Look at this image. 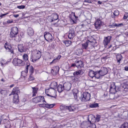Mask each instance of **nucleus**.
Here are the masks:
<instances>
[{
	"label": "nucleus",
	"mask_w": 128,
	"mask_h": 128,
	"mask_svg": "<svg viewBox=\"0 0 128 128\" xmlns=\"http://www.w3.org/2000/svg\"><path fill=\"white\" fill-rule=\"evenodd\" d=\"M97 71L96 76L97 79L101 78L102 76L106 74L108 72L107 68L104 67H102L99 70Z\"/></svg>",
	"instance_id": "1"
},
{
	"label": "nucleus",
	"mask_w": 128,
	"mask_h": 128,
	"mask_svg": "<svg viewBox=\"0 0 128 128\" xmlns=\"http://www.w3.org/2000/svg\"><path fill=\"white\" fill-rule=\"evenodd\" d=\"M90 94L87 92H84L82 94L80 99L82 102L89 101L90 99Z\"/></svg>",
	"instance_id": "2"
},
{
	"label": "nucleus",
	"mask_w": 128,
	"mask_h": 128,
	"mask_svg": "<svg viewBox=\"0 0 128 128\" xmlns=\"http://www.w3.org/2000/svg\"><path fill=\"white\" fill-rule=\"evenodd\" d=\"M35 53L34 55H32L31 57V61L34 62L39 59L41 56V53L39 50H36Z\"/></svg>",
	"instance_id": "3"
},
{
	"label": "nucleus",
	"mask_w": 128,
	"mask_h": 128,
	"mask_svg": "<svg viewBox=\"0 0 128 128\" xmlns=\"http://www.w3.org/2000/svg\"><path fill=\"white\" fill-rule=\"evenodd\" d=\"M4 47L7 52H9L13 54H14V48L12 47L11 45L9 43H6L4 45Z\"/></svg>",
	"instance_id": "4"
},
{
	"label": "nucleus",
	"mask_w": 128,
	"mask_h": 128,
	"mask_svg": "<svg viewBox=\"0 0 128 128\" xmlns=\"http://www.w3.org/2000/svg\"><path fill=\"white\" fill-rule=\"evenodd\" d=\"M13 64L15 66H22L24 64V62L21 60L17 58L14 59L12 62Z\"/></svg>",
	"instance_id": "5"
},
{
	"label": "nucleus",
	"mask_w": 128,
	"mask_h": 128,
	"mask_svg": "<svg viewBox=\"0 0 128 128\" xmlns=\"http://www.w3.org/2000/svg\"><path fill=\"white\" fill-rule=\"evenodd\" d=\"M44 36L45 40L48 42H51L54 39L51 34L48 32H45L44 33Z\"/></svg>",
	"instance_id": "6"
},
{
	"label": "nucleus",
	"mask_w": 128,
	"mask_h": 128,
	"mask_svg": "<svg viewBox=\"0 0 128 128\" xmlns=\"http://www.w3.org/2000/svg\"><path fill=\"white\" fill-rule=\"evenodd\" d=\"M18 29L16 27L12 28L11 30L10 36L11 38L16 37L18 34Z\"/></svg>",
	"instance_id": "7"
},
{
	"label": "nucleus",
	"mask_w": 128,
	"mask_h": 128,
	"mask_svg": "<svg viewBox=\"0 0 128 128\" xmlns=\"http://www.w3.org/2000/svg\"><path fill=\"white\" fill-rule=\"evenodd\" d=\"M92 39L93 40L92 41H90L89 40H87L86 42L83 43L82 44V47L83 49L86 50L88 49V46L89 45L92 43V44H93V43H94L96 42V40L93 38H92Z\"/></svg>",
	"instance_id": "8"
},
{
	"label": "nucleus",
	"mask_w": 128,
	"mask_h": 128,
	"mask_svg": "<svg viewBox=\"0 0 128 128\" xmlns=\"http://www.w3.org/2000/svg\"><path fill=\"white\" fill-rule=\"evenodd\" d=\"M33 100L36 103L41 102V101H42L43 102H46L43 96H39L36 97L33 99Z\"/></svg>",
	"instance_id": "9"
},
{
	"label": "nucleus",
	"mask_w": 128,
	"mask_h": 128,
	"mask_svg": "<svg viewBox=\"0 0 128 128\" xmlns=\"http://www.w3.org/2000/svg\"><path fill=\"white\" fill-rule=\"evenodd\" d=\"M20 93V90L18 87H14L11 92V93L10 94L9 96H10L12 95H16V94L18 95V94Z\"/></svg>",
	"instance_id": "10"
},
{
	"label": "nucleus",
	"mask_w": 128,
	"mask_h": 128,
	"mask_svg": "<svg viewBox=\"0 0 128 128\" xmlns=\"http://www.w3.org/2000/svg\"><path fill=\"white\" fill-rule=\"evenodd\" d=\"M30 67V64H28L26 68V70L24 71H22L21 72V77L22 78H24L27 76L28 72V68Z\"/></svg>",
	"instance_id": "11"
},
{
	"label": "nucleus",
	"mask_w": 128,
	"mask_h": 128,
	"mask_svg": "<svg viewBox=\"0 0 128 128\" xmlns=\"http://www.w3.org/2000/svg\"><path fill=\"white\" fill-rule=\"evenodd\" d=\"M18 50L20 52H24L26 51L27 48L23 44H20L18 47Z\"/></svg>",
	"instance_id": "12"
},
{
	"label": "nucleus",
	"mask_w": 128,
	"mask_h": 128,
	"mask_svg": "<svg viewBox=\"0 0 128 128\" xmlns=\"http://www.w3.org/2000/svg\"><path fill=\"white\" fill-rule=\"evenodd\" d=\"M75 32L73 28L71 29L69 31L68 37L70 39H72L75 36Z\"/></svg>",
	"instance_id": "13"
},
{
	"label": "nucleus",
	"mask_w": 128,
	"mask_h": 128,
	"mask_svg": "<svg viewBox=\"0 0 128 128\" xmlns=\"http://www.w3.org/2000/svg\"><path fill=\"white\" fill-rule=\"evenodd\" d=\"M116 86L115 84L113 83L111 84L110 89V93L115 94L116 92Z\"/></svg>",
	"instance_id": "14"
},
{
	"label": "nucleus",
	"mask_w": 128,
	"mask_h": 128,
	"mask_svg": "<svg viewBox=\"0 0 128 128\" xmlns=\"http://www.w3.org/2000/svg\"><path fill=\"white\" fill-rule=\"evenodd\" d=\"M83 72V71L82 70H78L74 72L73 73V74L74 76L77 78L78 79L80 76V75H82Z\"/></svg>",
	"instance_id": "15"
},
{
	"label": "nucleus",
	"mask_w": 128,
	"mask_h": 128,
	"mask_svg": "<svg viewBox=\"0 0 128 128\" xmlns=\"http://www.w3.org/2000/svg\"><path fill=\"white\" fill-rule=\"evenodd\" d=\"M102 24L101 22L99 19H98L94 23L95 26L97 29H99Z\"/></svg>",
	"instance_id": "16"
},
{
	"label": "nucleus",
	"mask_w": 128,
	"mask_h": 128,
	"mask_svg": "<svg viewBox=\"0 0 128 128\" xmlns=\"http://www.w3.org/2000/svg\"><path fill=\"white\" fill-rule=\"evenodd\" d=\"M112 37L111 36H108L105 38L103 42V43L104 45H107L111 40Z\"/></svg>",
	"instance_id": "17"
},
{
	"label": "nucleus",
	"mask_w": 128,
	"mask_h": 128,
	"mask_svg": "<svg viewBox=\"0 0 128 128\" xmlns=\"http://www.w3.org/2000/svg\"><path fill=\"white\" fill-rule=\"evenodd\" d=\"M96 73H97V71H96L95 72L92 70H90L89 72L88 75L92 78L95 77L96 78H97V77L96 76Z\"/></svg>",
	"instance_id": "18"
},
{
	"label": "nucleus",
	"mask_w": 128,
	"mask_h": 128,
	"mask_svg": "<svg viewBox=\"0 0 128 128\" xmlns=\"http://www.w3.org/2000/svg\"><path fill=\"white\" fill-rule=\"evenodd\" d=\"M75 63H76V66L78 68H80L83 66V62L80 60L76 61Z\"/></svg>",
	"instance_id": "19"
},
{
	"label": "nucleus",
	"mask_w": 128,
	"mask_h": 128,
	"mask_svg": "<svg viewBox=\"0 0 128 128\" xmlns=\"http://www.w3.org/2000/svg\"><path fill=\"white\" fill-rule=\"evenodd\" d=\"M73 94L74 96V98L76 101H78V100L77 99V94L78 93V90L76 89H74L72 90Z\"/></svg>",
	"instance_id": "20"
},
{
	"label": "nucleus",
	"mask_w": 128,
	"mask_h": 128,
	"mask_svg": "<svg viewBox=\"0 0 128 128\" xmlns=\"http://www.w3.org/2000/svg\"><path fill=\"white\" fill-rule=\"evenodd\" d=\"M27 32L29 36H31L34 35V31L32 28L30 27L28 29Z\"/></svg>",
	"instance_id": "21"
},
{
	"label": "nucleus",
	"mask_w": 128,
	"mask_h": 128,
	"mask_svg": "<svg viewBox=\"0 0 128 128\" xmlns=\"http://www.w3.org/2000/svg\"><path fill=\"white\" fill-rule=\"evenodd\" d=\"M64 90H69L71 88V84L69 83H66L63 84Z\"/></svg>",
	"instance_id": "22"
},
{
	"label": "nucleus",
	"mask_w": 128,
	"mask_h": 128,
	"mask_svg": "<svg viewBox=\"0 0 128 128\" xmlns=\"http://www.w3.org/2000/svg\"><path fill=\"white\" fill-rule=\"evenodd\" d=\"M19 102L18 96V94H16V95H14V96L13 102L14 103L16 104L18 103Z\"/></svg>",
	"instance_id": "23"
},
{
	"label": "nucleus",
	"mask_w": 128,
	"mask_h": 128,
	"mask_svg": "<svg viewBox=\"0 0 128 128\" xmlns=\"http://www.w3.org/2000/svg\"><path fill=\"white\" fill-rule=\"evenodd\" d=\"M57 84L56 82H53L51 83L50 84L51 88L55 90L57 88Z\"/></svg>",
	"instance_id": "24"
},
{
	"label": "nucleus",
	"mask_w": 128,
	"mask_h": 128,
	"mask_svg": "<svg viewBox=\"0 0 128 128\" xmlns=\"http://www.w3.org/2000/svg\"><path fill=\"white\" fill-rule=\"evenodd\" d=\"M64 90L63 85L62 86L61 84H60L57 87V90L59 92H61Z\"/></svg>",
	"instance_id": "25"
},
{
	"label": "nucleus",
	"mask_w": 128,
	"mask_h": 128,
	"mask_svg": "<svg viewBox=\"0 0 128 128\" xmlns=\"http://www.w3.org/2000/svg\"><path fill=\"white\" fill-rule=\"evenodd\" d=\"M66 110H68L70 112H73L75 110L76 108L73 106H67Z\"/></svg>",
	"instance_id": "26"
},
{
	"label": "nucleus",
	"mask_w": 128,
	"mask_h": 128,
	"mask_svg": "<svg viewBox=\"0 0 128 128\" xmlns=\"http://www.w3.org/2000/svg\"><path fill=\"white\" fill-rule=\"evenodd\" d=\"M98 106V104L95 102L92 104H90L89 105V107L92 108H95Z\"/></svg>",
	"instance_id": "27"
},
{
	"label": "nucleus",
	"mask_w": 128,
	"mask_h": 128,
	"mask_svg": "<svg viewBox=\"0 0 128 128\" xmlns=\"http://www.w3.org/2000/svg\"><path fill=\"white\" fill-rule=\"evenodd\" d=\"M32 88L33 89L32 92L33 93V94H32V96H36V94L37 93V92L38 88H37L35 87H32Z\"/></svg>",
	"instance_id": "28"
},
{
	"label": "nucleus",
	"mask_w": 128,
	"mask_h": 128,
	"mask_svg": "<svg viewBox=\"0 0 128 128\" xmlns=\"http://www.w3.org/2000/svg\"><path fill=\"white\" fill-rule=\"evenodd\" d=\"M63 43L65 44L66 46H70L71 44V41L68 40H65L63 41Z\"/></svg>",
	"instance_id": "29"
},
{
	"label": "nucleus",
	"mask_w": 128,
	"mask_h": 128,
	"mask_svg": "<svg viewBox=\"0 0 128 128\" xmlns=\"http://www.w3.org/2000/svg\"><path fill=\"white\" fill-rule=\"evenodd\" d=\"M53 17L52 19V22L54 20H57L58 18V15L56 14H54L52 15Z\"/></svg>",
	"instance_id": "30"
},
{
	"label": "nucleus",
	"mask_w": 128,
	"mask_h": 128,
	"mask_svg": "<svg viewBox=\"0 0 128 128\" xmlns=\"http://www.w3.org/2000/svg\"><path fill=\"white\" fill-rule=\"evenodd\" d=\"M116 58L117 60V62L118 63V64H119L122 58V56L121 54L118 55L116 56Z\"/></svg>",
	"instance_id": "31"
},
{
	"label": "nucleus",
	"mask_w": 128,
	"mask_h": 128,
	"mask_svg": "<svg viewBox=\"0 0 128 128\" xmlns=\"http://www.w3.org/2000/svg\"><path fill=\"white\" fill-rule=\"evenodd\" d=\"M120 128H128V123L127 122H125L121 125Z\"/></svg>",
	"instance_id": "32"
},
{
	"label": "nucleus",
	"mask_w": 128,
	"mask_h": 128,
	"mask_svg": "<svg viewBox=\"0 0 128 128\" xmlns=\"http://www.w3.org/2000/svg\"><path fill=\"white\" fill-rule=\"evenodd\" d=\"M83 50L82 49H78L76 50V53L77 55L80 54L82 52Z\"/></svg>",
	"instance_id": "33"
},
{
	"label": "nucleus",
	"mask_w": 128,
	"mask_h": 128,
	"mask_svg": "<svg viewBox=\"0 0 128 128\" xmlns=\"http://www.w3.org/2000/svg\"><path fill=\"white\" fill-rule=\"evenodd\" d=\"M8 62H6L4 60H2L0 62V64H1L2 66H3L4 65L7 64Z\"/></svg>",
	"instance_id": "34"
},
{
	"label": "nucleus",
	"mask_w": 128,
	"mask_h": 128,
	"mask_svg": "<svg viewBox=\"0 0 128 128\" xmlns=\"http://www.w3.org/2000/svg\"><path fill=\"white\" fill-rule=\"evenodd\" d=\"M115 94L110 93V99H114L115 98L114 96Z\"/></svg>",
	"instance_id": "35"
},
{
	"label": "nucleus",
	"mask_w": 128,
	"mask_h": 128,
	"mask_svg": "<svg viewBox=\"0 0 128 128\" xmlns=\"http://www.w3.org/2000/svg\"><path fill=\"white\" fill-rule=\"evenodd\" d=\"M101 116L100 115L97 114L96 116V118L95 120L97 122H98L100 121V118Z\"/></svg>",
	"instance_id": "36"
},
{
	"label": "nucleus",
	"mask_w": 128,
	"mask_h": 128,
	"mask_svg": "<svg viewBox=\"0 0 128 128\" xmlns=\"http://www.w3.org/2000/svg\"><path fill=\"white\" fill-rule=\"evenodd\" d=\"M23 58L25 61H27L28 58V56L26 54H24L23 56Z\"/></svg>",
	"instance_id": "37"
},
{
	"label": "nucleus",
	"mask_w": 128,
	"mask_h": 128,
	"mask_svg": "<svg viewBox=\"0 0 128 128\" xmlns=\"http://www.w3.org/2000/svg\"><path fill=\"white\" fill-rule=\"evenodd\" d=\"M67 106H64V105H61L60 107V109L62 110H66V107Z\"/></svg>",
	"instance_id": "38"
},
{
	"label": "nucleus",
	"mask_w": 128,
	"mask_h": 128,
	"mask_svg": "<svg viewBox=\"0 0 128 128\" xmlns=\"http://www.w3.org/2000/svg\"><path fill=\"white\" fill-rule=\"evenodd\" d=\"M48 104H40L39 105V106L40 107H45L46 108H47V106H48Z\"/></svg>",
	"instance_id": "39"
},
{
	"label": "nucleus",
	"mask_w": 128,
	"mask_h": 128,
	"mask_svg": "<svg viewBox=\"0 0 128 128\" xmlns=\"http://www.w3.org/2000/svg\"><path fill=\"white\" fill-rule=\"evenodd\" d=\"M30 74H32L34 72V69L33 67L32 66H30Z\"/></svg>",
	"instance_id": "40"
},
{
	"label": "nucleus",
	"mask_w": 128,
	"mask_h": 128,
	"mask_svg": "<svg viewBox=\"0 0 128 128\" xmlns=\"http://www.w3.org/2000/svg\"><path fill=\"white\" fill-rule=\"evenodd\" d=\"M119 11L117 10H115L113 13L114 15V16H118L119 15Z\"/></svg>",
	"instance_id": "41"
},
{
	"label": "nucleus",
	"mask_w": 128,
	"mask_h": 128,
	"mask_svg": "<svg viewBox=\"0 0 128 128\" xmlns=\"http://www.w3.org/2000/svg\"><path fill=\"white\" fill-rule=\"evenodd\" d=\"M32 74H30V77L28 78L29 80L31 81L34 79V77L32 76Z\"/></svg>",
	"instance_id": "42"
},
{
	"label": "nucleus",
	"mask_w": 128,
	"mask_h": 128,
	"mask_svg": "<svg viewBox=\"0 0 128 128\" xmlns=\"http://www.w3.org/2000/svg\"><path fill=\"white\" fill-rule=\"evenodd\" d=\"M48 106H47V108H51L53 107V106H54L55 104H48Z\"/></svg>",
	"instance_id": "43"
},
{
	"label": "nucleus",
	"mask_w": 128,
	"mask_h": 128,
	"mask_svg": "<svg viewBox=\"0 0 128 128\" xmlns=\"http://www.w3.org/2000/svg\"><path fill=\"white\" fill-rule=\"evenodd\" d=\"M116 23H113L112 24L110 25V28H114L116 26Z\"/></svg>",
	"instance_id": "44"
},
{
	"label": "nucleus",
	"mask_w": 128,
	"mask_h": 128,
	"mask_svg": "<svg viewBox=\"0 0 128 128\" xmlns=\"http://www.w3.org/2000/svg\"><path fill=\"white\" fill-rule=\"evenodd\" d=\"M0 93L4 95L6 93V91L5 90H2L0 91Z\"/></svg>",
	"instance_id": "45"
},
{
	"label": "nucleus",
	"mask_w": 128,
	"mask_h": 128,
	"mask_svg": "<svg viewBox=\"0 0 128 128\" xmlns=\"http://www.w3.org/2000/svg\"><path fill=\"white\" fill-rule=\"evenodd\" d=\"M57 60L56 59V58L55 59H54L52 62H50V64H54L56 62H57Z\"/></svg>",
	"instance_id": "46"
},
{
	"label": "nucleus",
	"mask_w": 128,
	"mask_h": 128,
	"mask_svg": "<svg viewBox=\"0 0 128 128\" xmlns=\"http://www.w3.org/2000/svg\"><path fill=\"white\" fill-rule=\"evenodd\" d=\"M25 7V6L24 5L18 6L17 8L19 9H23Z\"/></svg>",
	"instance_id": "47"
},
{
	"label": "nucleus",
	"mask_w": 128,
	"mask_h": 128,
	"mask_svg": "<svg viewBox=\"0 0 128 128\" xmlns=\"http://www.w3.org/2000/svg\"><path fill=\"white\" fill-rule=\"evenodd\" d=\"M96 126L94 124H92L89 127L90 128H96Z\"/></svg>",
	"instance_id": "48"
},
{
	"label": "nucleus",
	"mask_w": 128,
	"mask_h": 128,
	"mask_svg": "<svg viewBox=\"0 0 128 128\" xmlns=\"http://www.w3.org/2000/svg\"><path fill=\"white\" fill-rule=\"evenodd\" d=\"M116 26L118 27L120 26H123V24L122 23H121L120 24H116Z\"/></svg>",
	"instance_id": "49"
},
{
	"label": "nucleus",
	"mask_w": 128,
	"mask_h": 128,
	"mask_svg": "<svg viewBox=\"0 0 128 128\" xmlns=\"http://www.w3.org/2000/svg\"><path fill=\"white\" fill-rule=\"evenodd\" d=\"M128 14H127L126 15H124L123 18L124 19H126L127 18L128 16Z\"/></svg>",
	"instance_id": "50"
},
{
	"label": "nucleus",
	"mask_w": 128,
	"mask_h": 128,
	"mask_svg": "<svg viewBox=\"0 0 128 128\" xmlns=\"http://www.w3.org/2000/svg\"><path fill=\"white\" fill-rule=\"evenodd\" d=\"M7 14H8V13L2 14L0 16V17L2 18L3 16H5Z\"/></svg>",
	"instance_id": "51"
},
{
	"label": "nucleus",
	"mask_w": 128,
	"mask_h": 128,
	"mask_svg": "<svg viewBox=\"0 0 128 128\" xmlns=\"http://www.w3.org/2000/svg\"><path fill=\"white\" fill-rule=\"evenodd\" d=\"M12 22L13 21L12 20H8L7 22L8 23H12Z\"/></svg>",
	"instance_id": "52"
},
{
	"label": "nucleus",
	"mask_w": 128,
	"mask_h": 128,
	"mask_svg": "<svg viewBox=\"0 0 128 128\" xmlns=\"http://www.w3.org/2000/svg\"><path fill=\"white\" fill-rule=\"evenodd\" d=\"M61 57V56H59L56 58V60H58L60 59Z\"/></svg>",
	"instance_id": "53"
},
{
	"label": "nucleus",
	"mask_w": 128,
	"mask_h": 128,
	"mask_svg": "<svg viewBox=\"0 0 128 128\" xmlns=\"http://www.w3.org/2000/svg\"><path fill=\"white\" fill-rule=\"evenodd\" d=\"M84 2L89 3H90L91 2L90 1L88 0H85L84 1Z\"/></svg>",
	"instance_id": "54"
},
{
	"label": "nucleus",
	"mask_w": 128,
	"mask_h": 128,
	"mask_svg": "<svg viewBox=\"0 0 128 128\" xmlns=\"http://www.w3.org/2000/svg\"><path fill=\"white\" fill-rule=\"evenodd\" d=\"M47 94V95L48 96H50L51 97H53V98H56V96H51L50 95V94Z\"/></svg>",
	"instance_id": "55"
},
{
	"label": "nucleus",
	"mask_w": 128,
	"mask_h": 128,
	"mask_svg": "<svg viewBox=\"0 0 128 128\" xmlns=\"http://www.w3.org/2000/svg\"><path fill=\"white\" fill-rule=\"evenodd\" d=\"M75 66H76V63H75L72 64H71V66H72V67H74Z\"/></svg>",
	"instance_id": "56"
},
{
	"label": "nucleus",
	"mask_w": 128,
	"mask_h": 128,
	"mask_svg": "<svg viewBox=\"0 0 128 128\" xmlns=\"http://www.w3.org/2000/svg\"><path fill=\"white\" fill-rule=\"evenodd\" d=\"M71 15H72L73 16H74L76 18H78V17L76 16H75V14L74 13L72 12V13L71 14Z\"/></svg>",
	"instance_id": "57"
},
{
	"label": "nucleus",
	"mask_w": 128,
	"mask_h": 128,
	"mask_svg": "<svg viewBox=\"0 0 128 128\" xmlns=\"http://www.w3.org/2000/svg\"><path fill=\"white\" fill-rule=\"evenodd\" d=\"M125 70L126 71L128 70V66H126L124 68Z\"/></svg>",
	"instance_id": "58"
},
{
	"label": "nucleus",
	"mask_w": 128,
	"mask_h": 128,
	"mask_svg": "<svg viewBox=\"0 0 128 128\" xmlns=\"http://www.w3.org/2000/svg\"><path fill=\"white\" fill-rule=\"evenodd\" d=\"M19 16L18 14H17L16 15H14V17L17 18Z\"/></svg>",
	"instance_id": "59"
},
{
	"label": "nucleus",
	"mask_w": 128,
	"mask_h": 128,
	"mask_svg": "<svg viewBox=\"0 0 128 128\" xmlns=\"http://www.w3.org/2000/svg\"><path fill=\"white\" fill-rule=\"evenodd\" d=\"M107 56H105L104 57H102V59L104 60L106 59L107 58Z\"/></svg>",
	"instance_id": "60"
},
{
	"label": "nucleus",
	"mask_w": 128,
	"mask_h": 128,
	"mask_svg": "<svg viewBox=\"0 0 128 128\" xmlns=\"http://www.w3.org/2000/svg\"><path fill=\"white\" fill-rule=\"evenodd\" d=\"M102 2H101L100 1H98V4H102Z\"/></svg>",
	"instance_id": "61"
},
{
	"label": "nucleus",
	"mask_w": 128,
	"mask_h": 128,
	"mask_svg": "<svg viewBox=\"0 0 128 128\" xmlns=\"http://www.w3.org/2000/svg\"><path fill=\"white\" fill-rule=\"evenodd\" d=\"M14 86V84H12L10 86V88H12Z\"/></svg>",
	"instance_id": "62"
},
{
	"label": "nucleus",
	"mask_w": 128,
	"mask_h": 128,
	"mask_svg": "<svg viewBox=\"0 0 128 128\" xmlns=\"http://www.w3.org/2000/svg\"><path fill=\"white\" fill-rule=\"evenodd\" d=\"M1 80V81L3 82H4L5 81V80H4L3 78Z\"/></svg>",
	"instance_id": "63"
},
{
	"label": "nucleus",
	"mask_w": 128,
	"mask_h": 128,
	"mask_svg": "<svg viewBox=\"0 0 128 128\" xmlns=\"http://www.w3.org/2000/svg\"><path fill=\"white\" fill-rule=\"evenodd\" d=\"M70 18L71 19V20H72L73 22H74V20L72 18H71V17H70Z\"/></svg>",
	"instance_id": "64"
}]
</instances>
